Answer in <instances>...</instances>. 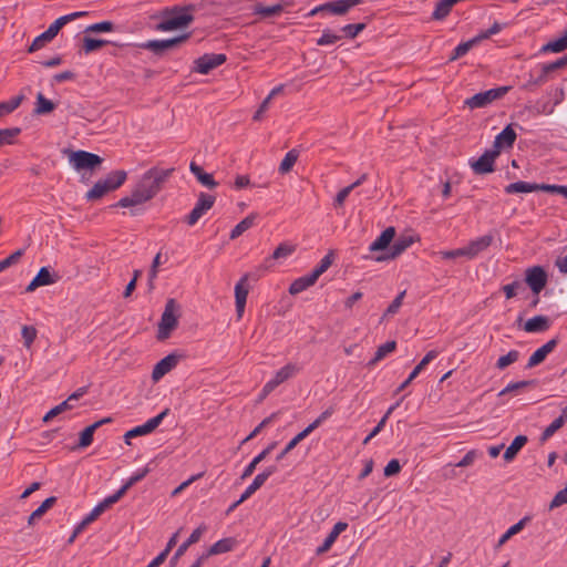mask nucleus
I'll return each mask as SVG.
<instances>
[{
  "mask_svg": "<svg viewBox=\"0 0 567 567\" xmlns=\"http://www.w3.org/2000/svg\"><path fill=\"white\" fill-rule=\"evenodd\" d=\"M174 168L162 169L153 167L145 172L130 196L123 197L116 204L120 207H132L152 199L162 189Z\"/></svg>",
  "mask_w": 567,
  "mask_h": 567,
  "instance_id": "f257e3e1",
  "label": "nucleus"
},
{
  "mask_svg": "<svg viewBox=\"0 0 567 567\" xmlns=\"http://www.w3.org/2000/svg\"><path fill=\"white\" fill-rule=\"evenodd\" d=\"M192 7H174L162 12V20L156 25L157 31H173L187 27L193 22L194 17L188 11Z\"/></svg>",
  "mask_w": 567,
  "mask_h": 567,
  "instance_id": "f03ea898",
  "label": "nucleus"
},
{
  "mask_svg": "<svg viewBox=\"0 0 567 567\" xmlns=\"http://www.w3.org/2000/svg\"><path fill=\"white\" fill-rule=\"evenodd\" d=\"M86 16V12L84 11H78L73 12L66 16H62L58 18L53 23L49 25V28L42 32L40 35H38L31 43V45L28 49L29 53L35 52L43 48L47 43L51 42L59 33V31L69 22Z\"/></svg>",
  "mask_w": 567,
  "mask_h": 567,
  "instance_id": "7ed1b4c3",
  "label": "nucleus"
},
{
  "mask_svg": "<svg viewBox=\"0 0 567 567\" xmlns=\"http://www.w3.org/2000/svg\"><path fill=\"white\" fill-rule=\"evenodd\" d=\"M178 309V305L175 299H168L164 312L162 313L161 321L158 323L157 339L165 340L169 337L171 332L177 327V316L175 312Z\"/></svg>",
  "mask_w": 567,
  "mask_h": 567,
  "instance_id": "20e7f679",
  "label": "nucleus"
},
{
  "mask_svg": "<svg viewBox=\"0 0 567 567\" xmlns=\"http://www.w3.org/2000/svg\"><path fill=\"white\" fill-rule=\"evenodd\" d=\"M189 38L190 33H185L172 39L148 40L138 43L137 47L144 50H148L157 56H162L167 50L176 48L181 43L186 42Z\"/></svg>",
  "mask_w": 567,
  "mask_h": 567,
  "instance_id": "39448f33",
  "label": "nucleus"
},
{
  "mask_svg": "<svg viewBox=\"0 0 567 567\" xmlns=\"http://www.w3.org/2000/svg\"><path fill=\"white\" fill-rule=\"evenodd\" d=\"M509 91V86H499L474 94L472 97L465 100V105L470 109H482L492 102L503 97Z\"/></svg>",
  "mask_w": 567,
  "mask_h": 567,
  "instance_id": "423d86ee",
  "label": "nucleus"
},
{
  "mask_svg": "<svg viewBox=\"0 0 567 567\" xmlns=\"http://www.w3.org/2000/svg\"><path fill=\"white\" fill-rule=\"evenodd\" d=\"M69 161L76 171L91 169L101 165L103 158L97 154L90 153L86 151H71Z\"/></svg>",
  "mask_w": 567,
  "mask_h": 567,
  "instance_id": "0eeeda50",
  "label": "nucleus"
},
{
  "mask_svg": "<svg viewBox=\"0 0 567 567\" xmlns=\"http://www.w3.org/2000/svg\"><path fill=\"white\" fill-rule=\"evenodd\" d=\"M548 275L542 266H533L525 271V282L536 296L546 287Z\"/></svg>",
  "mask_w": 567,
  "mask_h": 567,
  "instance_id": "6e6552de",
  "label": "nucleus"
},
{
  "mask_svg": "<svg viewBox=\"0 0 567 567\" xmlns=\"http://www.w3.org/2000/svg\"><path fill=\"white\" fill-rule=\"evenodd\" d=\"M227 56L224 53H206L194 61L193 71L208 74L212 70L224 64Z\"/></svg>",
  "mask_w": 567,
  "mask_h": 567,
  "instance_id": "1a4fd4ad",
  "label": "nucleus"
},
{
  "mask_svg": "<svg viewBox=\"0 0 567 567\" xmlns=\"http://www.w3.org/2000/svg\"><path fill=\"white\" fill-rule=\"evenodd\" d=\"M499 153L496 150H486L478 159L470 161L471 168L476 175H485L495 171V159Z\"/></svg>",
  "mask_w": 567,
  "mask_h": 567,
  "instance_id": "9d476101",
  "label": "nucleus"
},
{
  "mask_svg": "<svg viewBox=\"0 0 567 567\" xmlns=\"http://www.w3.org/2000/svg\"><path fill=\"white\" fill-rule=\"evenodd\" d=\"M215 200H216L215 196L206 194V193H200L198 195V199L195 204V207L190 210V213L186 217V223L189 226H194L199 220V218L214 206Z\"/></svg>",
  "mask_w": 567,
  "mask_h": 567,
  "instance_id": "9b49d317",
  "label": "nucleus"
},
{
  "mask_svg": "<svg viewBox=\"0 0 567 567\" xmlns=\"http://www.w3.org/2000/svg\"><path fill=\"white\" fill-rule=\"evenodd\" d=\"M301 367L296 363H287L280 370H278L275 377L266 382L265 392H272L277 386H279L285 381L293 378L299 373Z\"/></svg>",
  "mask_w": 567,
  "mask_h": 567,
  "instance_id": "f8f14e48",
  "label": "nucleus"
},
{
  "mask_svg": "<svg viewBox=\"0 0 567 567\" xmlns=\"http://www.w3.org/2000/svg\"><path fill=\"white\" fill-rule=\"evenodd\" d=\"M416 239L417 237L413 235L399 236L390 247L389 252L386 255L377 257L375 260L384 261L389 259H395L402 255Z\"/></svg>",
  "mask_w": 567,
  "mask_h": 567,
  "instance_id": "ddd939ff",
  "label": "nucleus"
},
{
  "mask_svg": "<svg viewBox=\"0 0 567 567\" xmlns=\"http://www.w3.org/2000/svg\"><path fill=\"white\" fill-rule=\"evenodd\" d=\"M248 278L249 274H245L235 286V305L238 320L243 318L245 312L247 296L249 293Z\"/></svg>",
  "mask_w": 567,
  "mask_h": 567,
  "instance_id": "4468645a",
  "label": "nucleus"
},
{
  "mask_svg": "<svg viewBox=\"0 0 567 567\" xmlns=\"http://www.w3.org/2000/svg\"><path fill=\"white\" fill-rule=\"evenodd\" d=\"M493 241L494 235L492 233L471 240L466 246H464L466 258H476L481 252L486 250Z\"/></svg>",
  "mask_w": 567,
  "mask_h": 567,
  "instance_id": "2eb2a0df",
  "label": "nucleus"
},
{
  "mask_svg": "<svg viewBox=\"0 0 567 567\" xmlns=\"http://www.w3.org/2000/svg\"><path fill=\"white\" fill-rule=\"evenodd\" d=\"M558 340L557 339H550L545 344H543L540 348H538L528 359V362L526 364L527 369H532L542 362L545 361L547 355L554 351V349L557 347Z\"/></svg>",
  "mask_w": 567,
  "mask_h": 567,
  "instance_id": "dca6fc26",
  "label": "nucleus"
},
{
  "mask_svg": "<svg viewBox=\"0 0 567 567\" xmlns=\"http://www.w3.org/2000/svg\"><path fill=\"white\" fill-rule=\"evenodd\" d=\"M516 137V132L514 131L512 125L508 124L499 134L496 135L493 144V150L498 151V153L501 154L502 148L513 147Z\"/></svg>",
  "mask_w": 567,
  "mask_h": 567,
  "instance_id": "f3484780",
  "label": "nucleus"
},
{
  "mask_svg": "<svg viewBox=\"0 0 567 567\" xmlns=\"http://www.w3.org/2000/svg\"><path fill=\"white\" fill-rule=\"evenodd\" d=\"M178 362V358L175 354H168L162 360H159L153 371H152V379L154 381H158L162 379L166 373H168L171 370H173Z\"/></svg>",
  "mask_w": 567,
  "mask_h": 567,
  "instance_id": "a211bd4d",
  "label": "nucleus"
},
{
  "mask_svg": "<svg viewBox=\"0 0 567 567\" xmlns=\"http://www.w3.org/2000/svg\"><path fill=\"white\" fill-rule=\"evenodd\" d=\"M206 530H207V526L205 524H202L196 529H194L193 533L190 534V536L182 545H179V547L175 551L171 561L174 563L179 557H182L186 553V550L188 549L189 546L199 542L200 537L203 536V534Z\"/></svg>",
  "mask_w": 567,
  "mask_h": 567,
  "instance_id": "6ab92c4d",
  "label": "nucleus"
},
{
  "mask_svg": "<svg viewBox=\"0 0 567 567\" xmlns=\"http://www.w3.org/2000/svg\"><path fill=\"white\" fill-rule=\"evenodd\" d=\"M395 228L390 226L388 228H385L381 235L370 244L369 246V250L370 251H380V250H384L386 249L390 244L393 241L394 237H395Z\"/></svg>",
  "mask_w": 567,
  "mask_h": 567,
  "instance_id": "aec40b11",
  "label": "nucleus"
},
{
  "mask_svg": "<svg viewBox=\"0 0 567 567\" xmlns=\"http://www.w3.org/2000/svg\"><path fill=\"white\" fill-rule=\"evenodd\" d=\"M237 545H238V540L236 538L226 537V538L219 539L218 542L213 544L208 548V550L205 555H207V558H208L209 556L229 553V551L234 550Z\"/></svg>",
  "mask_w": 567,
  "mask_h": 567,
  "instance_id": "412c9836",
  "label": "nucleus"
},
{
  "mask_svg": "<svg viewBox=\"0 0 567 567\" xmlns=\"http://www.w3.org/2000/svg\"><path fill=\"white\" fill-rule=\"evenodd\" d=\"M348 528V524L344 523V522H338L333 528L331 529V532L328 534V536L326 537V539L323 540V543L317 548L316 553L317 555H321V554H324L327 553L331 546L333 545V543L336 542V539L338 538V536L344 532L346 529Z\"/></svg>",
  "mask_w": 567,
  "mask_h": 567,
  "instance_id": "4be33fe9",
  "label": "nucleus"
},
{
  "mask_svg": "<svg viewBox=\"0 0 567 567\" xmlns=\"http://www.w3.org/2000/svg\"><path fill=\"white\" fill-rule=\"evenodd\" d=\"M55 279L51 275L48 267H42L35 275V277L31 280V282L27 286L25 291L31 292L34 291L38 287L48 286L54 284Z\"/></svg>",
  "mask_w": 567,
  "mask_h": 567,
  "instance_id": "5701e85b",
  "label": "nucleus"
},
{
  "mask_svg": "<svg viewBox=\"0 0 567 567\" xmlns=\"http://www.w3.org/2000/svg\"><path fill=\"white\" fill-rule=\"evenodd\" d=\"M528 437L526 435H517L509 446L505 450L503 458L506 463L513 462L520 450L527 444Z\"/></svg>",
  "mask_w": 567,
  "mask_h": 567,
  "instance_id": "b1692460",
  "label": "nucleus"
},
{
  "mask_svg": "<svg viewBox=\"0 0 567 567\" xmlns=\"http://www.w3.org/2000/svg\"><path fill=\"white\" fill-rule=\"evenodd\" d=\"M289 4H290L289 2L284 1V0L280 1L279 3L269 6V7H266L261 3H257L254 7V14H258L261 18H269L272 16H278L284 11L285 7H287Z\"/></svg>",
  "mask_w": 567,
  "mask_h": 567,
  "instance_id": "393cba45",
  "label": "nucleus"
},
{
  "mask_svg": "<svg viewBox=\"0 0 567 567\" xmlns=\"http://www.w3.org/2000/svg\"><path fill=\"white\" fill-rule=\"evenodd\" d=\"M190 172L197 178V181L207 188H215L218 186V183L214 179L212 174L206 173L199 165L195 162H192L189 165Z\"/></svg>",
  "mask_w": 567,
  "mask_h": 567,
  "instance_id": "a878e982",
  "label": "nucleus"
},
{
  "mask_svg": "<svg viewBox=\"0 0 567 567\" xmlns=\"http://www.w3.org/2000/svg\"><path fill=\"white\" fill-rule=\"evenodd\" d=\"M550 327V320L546 316H535L526 321L524 330L526 332H543Z\"/></svg>",
  "mask_w": 567,
  "mask_h": 567,
  "instance_id": "bb28decb",
  "label": "nucleus"
},
{
  "mask_svg": "<svg viewBox=\"0 0 567 567\" xmlns=\"http://www.w3.org/2000/svg\"><path fill=\"white\" fill-rule=\"evenodd\" d=\"M567 422V406L561 410L560 415L555 419L542 433L540 441L545 442L551 437Z\"/></svg>",
  "mask_w": 567,
  "mask_h": 567,
  "instance_id": "cd10ccee",
  "label": "nucleus"
},
{
  "mask_svg": "<svg viewBox=\"0 0 567 567\" xmlns=\"http://www.w3.org/2000/svg\"><path fill=\"white\" fill-rule=\"evenodd\" d=\"M318 279L310 272L302 277L297 278L289 287L290 295H298L309 287L313 286Z\"/></svg>",
  "mask_w": 567,
  "mask_h": 567,
  "instance_id": "c85d7f7f",
  "label": "nucleus"
},
{
  "mask_svg": "<svg viewBox=\"0 0 567 567\" xmlns=\"http://www.w3.org/2000/svg\"><path fill=\"white\" fill-rule=\"evenodd\" d=\"M506 194L533 193L540 190V184L518 181L505 186Z\"/></svg>",
  "mask_w": 567,
  "mask_h": 567,
  "instance_id": "c756f323",
  "label": "nucleus"
},
{
  "mask_svg": "<svg viewBox=\"0 0 567 567\" xmlns=\"http://www.w3.org/2000/svg\"><path fill=\"white\" fill-rule=\"evenodd\" d=\"M530 520L529 516H524L516 524L511 526L498 539L496 544V548L502 547L506 542H508L514 535L518 534L524 529L527 523Z\"/></svg>",
  "mask_w": 567,
  "mask_h": 567,
  "instance_id": "7c9ffc66",
  "label": "nucleus"
},
{
  "mask_svg": "<svg viewBox=\"0 0 567 567\" xmlns=\"http://www.w3.org/2000/svg\"><path fill=\"white\" fill-rule=\"evenodd\" d=\"M126 177V172L118 169L107 174V176L102 179V182L105 183L106 187H109V189L112 192L121 187L125 183Z\"/></svg>",
  "mask_w": 567,
  "mask_h": 567,
  "instance_id": "2f4dec72",
  "label": "nucleus"
},
{
  "mask_svg": "<svg viewBox=\"0 0 567 567\" xmlns=\"http://www.w3.org/2000/svg\"><path fill=\"white\" fill-rule=\"evenodd\" d=\"M396 348V342L394 340L386 341L385 343L378 347L374 357L368 362V367H374L379 361L383 360L388 354L393 352Z\"/></svg>",
  "mask_w": 567,
  "mask_h": 567,
  "instance_id": "473e14b6",
  "label": "nucleus"
},
{
  "mask_svg": "<svg viewBox=\"0 0 567 567\" xmlns=\"http://www.w3.org/2000/svg\"><path fill=\"white\" fill-rule=\"evenodd\" d=\"M548 81V75L544 72L543 68L539 66L538 74L535 75L533 72L529 73L527 81L523 84L522 89L527 91H534L537 86L543 85Z\"/></svg>",
  "mask_w": 567,
  "mask_h": 567,
  "instance_id": "72a5a7b5",
  "label": "nucleus"
},
{
  "mask_svg": "<svg viewBox=\"0 0 567 567\" xmlns=\"http://www.w3.org/2000/svg\"><path fill=\"white\" fill-rule=\"evenodd\" d=\"M55 503V496L48 497L35 511L31 513L28 518V524L32 525L37 519H40Z\"/></svg>",
  "mask_w": 567,
  "mask_h": 567,
  "instance_id": "f704fd0d",
  "label": "nucleus"
},
{
  "mask_svg": "<svg viewBox=\"0 0 567 567\" xmlns=\"http://www.w3.org/2000/svg\"><path fill=\"white\" fill-rule=\"evenodd\" d=\"M55 109V104L48 100L41 92L37 95L35 107L33 110L34 114L43 115L49 114Z\"/></svg>",
  "mask_w": 567,
  "mask_h": 567,
  "instance_id": "c9c22d12",
  "label": "nucleus"
},
{
  "mask_svg": "<svg viewBox=\"0 0 567 567\" xmlns=\"http://www.w3.org/2000/svg\"><path fill=\"white\" fill-rule=\"evenodd\" d=\"M256 219V214H250L240 220L230 231V239H236L241 236L246 230L252 227Z\"/></svg>",
  "mask_w": 567,
  "mask_h": 567,
  "instance_id": "e433bc0d",
  "label": "nucleus"
},
{
  "mask_svg": "<svg viewBox=\"0 0 567 567\" xmlns=\"http://www.w3.org/2000/svg\"><path fill=\"white\" fill-rule=\"evenodd\" d=\"M480 42V38H473L468 41L460 43L452 52L451 56L449 58L450 62H453L462 56H464L474 45H476Z\"/></svg>",
  "mask_w": 567,
  "mask_h": 567,
  "instance_id": "4c0bfd02",
  "label": "nucleus"
},
{
  "mask_svg": "<svg viewBox=\"0 0 567 567\" xmlns=\"http://www.w3.org/2000/svg\"><path fill=\"white\" fill-rule=\"evenodd\" d=\"M537 384H538V381L535 379L511 382L498 393V396H503L511 392H517L519 390H523V389L529 388V386L535 388V386H537Z\"/></svg>",
  "mask_w": 567,
  "mask_h": 567,
  "instance_id": "58836bf2",
  "label": "nucleus"
},
{
  "mask_svg": "<svg viewBox=\"0 0 567 567\" xmlns=\"http://www.w3.org/2000/svg\"><path fill=\"white\" fill-rule=\"evenodd\" d=\"M111 190L106 187L105 183L102 179L97 181L93 187L85 194V199L87 202L97 200L102 198L104 195L110 193Z\"/></svg>",
  "mask_w": 567,
  "mask_h": 567,
  "instance_id": "ea45409f",
  "label": "nucleus"
},
{
  "mask_svg": "<svg viewBox=\"0 0 567 567\" xmlns=\"http://www.w3.org/2000/svg\"><path fill=\"white\" fill-rule=\"evenodd\" d=\"M455 4L453 0H441L436 3L435 9L432 13V19L443 20L449 16L452 7Z\"/></svg>",
  "mask_w": 567,
  "mask_h": 567,
  "instance_id": "a19ab883",
  "label": "nucleus"
},
{
  "mask_svg": "<svg viewBox=\"0 0 567 567\" xmlns=\"http://www.w3.org/2000/svg\"><path fill=\"white\" fill-rule=\"evenodd\" d=\"M309 431L306 429L299 432L293 439H291L285 449L277 455L276 460L281 461L290 451H292L302 440L309 435Z\"/></svg>",
  "mask_w": 567,
  "mask_h": 567,
  "instance_id": "79ce46f5",
  "label": "nucleus"
},
{
  "mask_svg": "<svg viewBox=\"0 0 567 567\" xmlns=\"http://www.w3.org/2000/svg\"><path fill=\"white\" fill-rule=\"evenodd\" d=\"M439 355V352L436 350L429 351L424 358L419 362V364L415 365V368L410 373V380H414L421 371L436 357Z\"/></svg>",
  "mask_w": 567,
  "mask_h": 567,
  "instance_id": "37998d69",
  "label": "nucleus"
},
{
  "mask_svg": "<svg viewBox=\"0 0 567 567\" xmlns=\"http://www.w3.org/2000/svg\"><path fill=\"white\" fill-rule=\"evenodd\" d=\"M19 127L1 128L0 130V147L13 144L16 137L20 134Z\"/></svg>",
  "mask_w": 567,
  "mask_h": 567,
  "instance_id": "c03bdc74",
  "label": "nucleus"
},
{
  "mask_svg": "<svg viewBox=\"0 0 567 567\" xmlns=\"http://www.w3.org/2000/svg\"><path fill=\"white\" fill-rule=\"evenodd\" d=\"M332 261L333 252L329 251L311 271L313 277L319 279V277L329 269V267L332 265Z\"/></svg>",
  "mask_w": 567,
  "mask_h": 567,
  "instance_id": "a18cd8bd",
  "label": "nucleus"
},
{
  "mask_svg": "<svg viewBox=\"0 0 567 567\" xmlns=\"http://www.w3.org/2000/svg\"><path fill=\"white\" fill-rule=\"evenodd\" d=\"M298 159V153L296 150H291L289 151L284 159L281 161L280 165H279V172L281 174H286L288 172H290V169L292 168V166L296 164Z\"/></svg>",
  "mask_w": 567,
  "mask_h": 567,
  "instance_id": "49530a36",
  "label": "nucleus"
},
{
  "mask_svg": "<svg viewBox=\"0 0 567 567\" xmlns=\"http://www.w3.org/2000/svg\"><path fill=\"white\" fill-rule=\"evenodd\" d=\"M110 41L103 39H93L90 37H84L83 39V50L85 53L94 52L102 47L109 44Z\"/></svg>",
  "mask_w": 567,
  "mask_h": 567,
  "instance_id": "de8ad7c7",
  "label": "nucleus"
},
{
  "mask_svg": "<svg viewBox=\"0 0 567 567\" xmlns=\"http://www.w3.org/2000/svg\"><path fill=\"white\" fill-rule=\"evenodd\" d=\"M324 7L326 11L337 16H343L349 11L344 0L329 1L324 3Z\"/></svg>",
  "mask_w": 567,
  "mask_h": 567,
  "instance_id": "09e8293b",
  "label": "nucleus"
},
{
  "mask_svg": "<svg viewBox=\"0 0 567 567\" xmlns=\"http://www.w3.org/2000/svg\"><path fill=\"white\" fill-rule=\"evenodd\" d=\"M169 413V409H165L164 411H162L159 414H157L156 416L147 420L143 425L145 432L147 434L152 433L154 430H156L159 424L162 423V421L164 420V417L166 415H168Z\"/></svg>",
  "mask_w": 567,
  "mask_h": 567,
  "instance_id": "8fccbe9b",
  "label": "nucleus"
},
{
  "mask_svg": "<svg viewBox=\"0 0 567 567\" xmlns=\"http://www.w3.org/2000/svg\"><path fill=\"white\" fill-rule=\"evenodd\" d=\"M169 413V409H165L164 411H162L159 414H157L156 416L147 420L143 425L145 432L147 434L152 433L154 430H156L159 424L162 423V421L164 420V417L166 415H168Z\"/></svg>",
  "mask_w": 567,
  "mask_h": 567,
  "instance_id": "3c124183",
  "label": "nucleus"
},
{
  "mask_svg": "<svg viewBox=\"0 0 567 567\" xmlns=\"http://www.w3.org/2000/svg\"><path fill=\"white\" fill-rule=\"evenodd\" d=\"M519 359V352L517 350H511L507 354L498 358L496 368L504 370L508 365L515 363Z\"/></svg>",
  "mask_w": 567,
  "mask_h": 567,
  "instance_id": "603ef678",
  "label": "nucleus"
},
{
  "mask_svg": "<svg viewBox=\"0 0 567 567\" xmlns=\"http://www.w3.org/2000/svg\"><path fill=\"white\" fill-rule=\"evenodd\" d=\"M567 49V38L563 35L559 39L548 42L542 48L543 52H561Z\"/></svg>",
  "mask_w": 567,
  "mask_h": 567,
  "instance_id": "864d4df0",
  "label": "nucleus"
},
{
  "mask_svg": "<svg viewBox=\"0 0 567 567\" xmlns=\"http://www.w3.org/2000/svg\"><path fill=\"white\" fill-rule=\"evenodd\" d=\"M95 431H96V429L94 427L93 424L86 426L80 433V439H79L78 446L81 447V449L90 446L92 444V442H93V435H94Z\"/></svg>",
  "mask_w": 567,
  "mask_h": 567,
  "instance_id": "5fc2aeb1",
  "label": "nucleus"
},
{
  "mask_svg": "<svg viewBox=\"0 0 567 567\" xmlns=\"http://www.w3.org/2000/svg\"><path fill=\"white\" fill-rule=\"evenodd\" d=\"M342 39V35L332 32L330 29H324L322 35L317 40V45L324 47L333 44Z\"/></svg>",
  "mask_w": 567,
  "mask_h": 567,
  "instance_id": "6e6d98bb",
  "label": "nucleus"
},
{
  "mask_svg": "<svg viewBox=\"0 0 567 567\" xmlns=\"http://www.w3.org/2000/svg\"><path fill=\"white\" fill-rule=\"evenodd\" d=\"M268 456V451H261L252 461L245 467L241 478H247L252 475L257 465Z\"/></svg>",
  "mask_w": 567,
  "mask_h": 567,
  "instance_id": "4d7b16f0",
  "label": "nucleus"
},
{
  "mask_svg": "<svg viewBox=\"0 0 567 567\" xmlns=\"http://www.w3.org/2000/svg\"><path fill=\"white\" fill-rule=\"evenodd\" d=\"M483 457V452L480 450H470L463 458L455 464L457 467L471 466L477 458Z\"/></svg>",
  "mask_w": 567,
  "mask_h": 567,
  "instance_id": "13d9d810",
  "label": "nucleus"
},
{
  "mask_svg": "<svg viewBox=\"0 0 567 567\" xmlns=\"http://www.w3.org/2000/svg\"><path fill=\"white\" fill-rule=\"evenodd\" d=\"M23 254H24L23 249H18L14 252H12L11 255H9L7 258L2 259L0 261V272L4 271L9 267L18 264L19 260L21 259V257L23 256Z\"/></svg>",
  "mask_w": 567,
  "mask_h": 567,
  "instance_id": "bf43d9fd",
  "label": "nucleus"
},
{
  "mask_svg": "<svg viewBox=\"0 0 567 567\" xmlns=\"http://www.w3.org/2000/svg\"><path fill=\"white\" fill-rule=\"evenodd\" d=\"M23 344L25 348H30L34 342L38 331L33 326H23L21 329Z\"/></svg>",
  "mask_w": 567,
  "mask_h": 567,
  "instance_id": "052dcab7",
  "label": "nucleus"
},
{
  "mask_svg": "<svg viewBox=\"0 0 567 567\" xmlns=\"http://www.w3.org/2000/svg\"><path fill=\"white\" fill-rule=\"evenodd\" d=\"M265 482L262 481V477H259L258 475L255 476L252 483L245 489V492L241 494L239 502H245L256 491H258Z\"/></svg>",
  "mask_w": 567,
  "mask_h": 567,
  "instance_id": "680f3d73",
  "label": "nucleus"
},
{
  "mask_svg": "<svg viewBox=\"0 0 567 567\" xmlns=\"http://www.w3.org/2000/svg\"><path fill=\"white\" fill-rule=\"evenodd\" d=\"M73 408V404L72 403H69L68 401H63L61 402L60 404H58L56 406H54L53 409H51L44 416H43V422H49L50 420H52L53 417H55L56 415L61 414L62 412L66 411V410H70Z\"/></svg>",
  "mask_w": 567,
  "mask_h": 567,
  "instance_id": "e2e57ef3",
  "label": "nucleus"
},
{
  "mask_svg": "<svg viewBox=\"0 0 567 567\" xmlns=\"http://www.w3.org/2000/svg\"><path fill=\"white\" fill-rule=\"evenodd\" d=\"M295 251V247L287 244V243H282L280 244L272 252L271 255V259H275V260H278V259H282V258H287L288 256H290L292 252Z\"/></svg>",
  "mask_w": 567,
  "mask_h": 567,
  "instance_id": "0e129e2a",
  "label": "nucleus"
},
{
  "mask_svg": "<svg viewBox=\"0 0 567 567\" xmlns=\"http://www.w3.org/2000/svg\"><path fill=\"white\" fill-rule=\"evenodd\" d=\"M334 413V408L330 406L324 410L312 423H310L306 430L309 433L313 432L317 427H319L326 420H328Z\"/></svg>",
  "mask_w": 567,
  "mask_h": 567,
  "instance_id": "69168bd1",
  "label": "nucleus"
},
{
  "mask_svg": "<svg viewBox=\"0 0 567 567\" xmlns=\"http://www.w3.org/2000/svg\"><path fill=\"white\" fill-rule=\"evenodd\" d=\"M566 65H567V54L557 59L554 62L542 64L540 66L543 68L544 72H546V74L549 76L550 73H553L559 69H563Z\"/></svg>",
  "mask_w": 567,
  "mask_h": 567,
  "instance_id": "338daca9",
  "label": "nucleus"
},
{
  "mask_svg": "<svg viewBox=\"0 0 567 567\" xmlns=\"http://www.w3.org/2000/svg\"><path fill=\"white\" fill-rule=\"evenodd\" d=\"M365 29V23H350L341 28L346 38L354 39L361 31Z\"/></svg>",
  "mask_w": 567,
  "mask_h": 567,
  "instance_id": "774afa93",
  "label": "nucleus"
}]
</instances>
